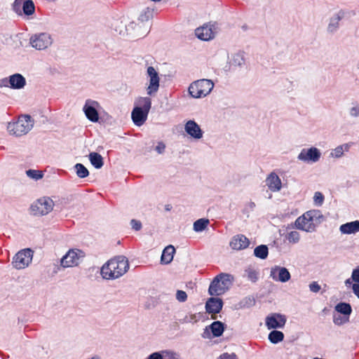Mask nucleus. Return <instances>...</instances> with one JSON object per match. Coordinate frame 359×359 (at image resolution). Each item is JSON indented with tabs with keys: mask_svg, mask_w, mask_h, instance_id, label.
I'll use <instances>...</instances> for the list:
<instances>
[{
	"mask_svg": "<svg viewBox=\"0 0 359 359\" xmlns=\"http://www.w3.org/2000/svg\"><path fill=\"white\" fill-rule=\"evenodd\" d=\"M129 269V263L124 256H117L109 259L101 268V274L104 279H116L124 275Z\"/></svg>",
	"mask_w": 359,
	"mask_h": 359,
	"instance_id": "1",
	"label": "nucleus"
},
{
	"mask_svg": "<svg viewBox=\"0 0 359 359\" xmlns=\"http://www.w3.org/2000/svg\"><path fill=\"white\" fill-rule=\"evenodd\" d=\"M309 289L311 292H314V293H317L318 292L320 289H321V287L320 285L318 283V282L316 281H313L311 282L310 284H309Z\"/></svg>",
	"mask_w": 359,
	"mask_h": 359,
	"instance_id": "39",
	"label": "nucleus"
},
{
	"mask_svg": "<svg viewBox=\"0 0 359 359\" xmlns=\"http://www.w3.org/2000/svg\"><path fill=\"white\" fill-rule=\"evenodd\" d=\"M34 252L30 248L20 250L13 257L12 264L17 269L27 267L32 261Z\"/></svg>",
	"mask_w": 359,
	"mask_h": 359,
	"instance_id": "6",
	"label": "nucleus"
},
{
	"mask_svg": "<svg viewBox=\"0 0 359 359\" xmlns=\"http://www.w3.org/2000/svg\"><path fill=\"white\" fill-rule=\"evenodd\" d=\"M250 243V240L245 235L237 234L231 238L230 246L233 250H241L247 248Z\"/></svg>",
	"mask_w": 359,
	"mask_h": 359,
	"instance_id": "13",
	"label": "nucleus"
},
{
	"mask_svg": "<svg viewBox=\"0 0 359 359\" xmlns=\"http://www.w3.org/2000/svg\"><path fill=\"white\" fill-rule=\"evenodd\" d=\"M271 276L282 283L288 281L290 279V273L285 267L276 266L271 271Z\"/></svg>",
	"mask_w": 359,
	"mask_h": 359,
	"instance_id": "17",
	"label": "nucleus"
},
{
	"mask_svg": "<svg viewBox=\"0 0 359 359\" xmlns=\"http://www.w3.org/2000/svg\"><path fill=\"white\" fill-rule=\"evenodd\" d=\"M53 201L49 197H43L34 202L30 208L32 215L36 216L46 215L53 210Z\"/></svg>",
	"mask_w": 359,
	"mask_h": 359,
	"instance_id": "5",
	"label": "nucleus"
},
{
	"mask_svg": "<svg viewBox=\"0 0 359 359\" xmlns=\"http://www.w3.org/2000/svg\"><path fill=\"white\" fill-rule=\"evenodd\" d=\"M266 182L269 189L272 191H278L281 189V180L275 172H271L266 177Z\"/></svg>",
	"mask_w": 359,
	"mask_h": 359,
	"instance_id": "20",
	"label": "nucleus"
},
{
	"mask_svg": "<svg viewBox=\"0 0 359 359\" xmlns=\"http://www.w3.org/2000/svg\"><path fill=\"white\" fill-rule=\"evenodd\" d=\"M340 231L343 233L351 234L355 233L359 231V221L348 222L341 225Z\"/></svg>",
	"mask_w": 359,
	"mask_h": 359,
	"instance_id": "21",
	"label": "nucleus"
},
{
	"mask_svg": "<svg viewBox=\"0 0 359 359\" xmlns=\"http://www.w3.org/2000/svg\"><path fill=\"white\" fill-rule=\"evenodd\" d=\"M26 174L29 178L34 179L35 180H39L43 177V172L37 170H27L26 171Z\"/></svg>",
	"mask_w": 359,
	"mask_h": 359,
	"instance_id": "33",
	"label": "nucleus"
},
{
	"mask_svg": "<svg viewBox=\"0 0 359 359\" xmlns=\"http://www.w3.org/2000/svg\"><path fill=\"white\" fill-rule=\"evenodd\" d=\"M89 160L91 164L97 169L101 168L103 165V158L97 152H91L89 154Z\"/></svg>",
	"mask_w": 359,
	"mask_h": 359,
	"instance_id": "25",
	"label": "nucleus"
},
{
	"mask_svg": "<svg viewBox=\"0 0 359 359\" xmlns=\"http://www.w3.org/2000/svg\"><path fill=\"white\" fill-rule=\"evenodd\" d=\"M352 288L353 293L359 298V284H353Z\"/></svg>",
	"mask_w": 359,
	"mask_h": 359,
	"instance_id": "46",
	"label": "nucleus"
},
{
	"mask_svg": "<svg viewBox=\"0 0 359 359\" xmlns=\"http://www.w3.org/2000/svg\"><path fill=\"white\" fill-rule=\"evenodd\" d=\"M233 278L228 273H221L211 282L208 293L211 296H219L224 294L232 285Z\"/></svg>",
	"mask_w": 359,
	"mask_h": 359,
	"instance_id": "2",
	"label": "nucleus"
},
{
	"mask_svg": "<svg viewBox=\"0 0 359 359\" xmlns=\"http://www.w3.org/2000/svg\"><path fill=\"white\" fill-rule=\"evenodd\" d=\"M351 283V282H350V279H347V280H346V285H347V284H348V283Z\"/></svg>",
	"mask_w": 359,
	"mask_h": 359,
	"instance_id": "50",
	"label": "nucleus"
},
{
	"mask_svg": "<svg viewBox=\"0 0 359 359\" xmlns=\"http://www.w3.org/2000/svg\"><path fill=\"white\" fill-rule=\"evenodd\" d=\"M320 157V153L317 148L303 149L298 155V159L302 161L316 162Z\"/></svg>",
	"mask_w": 359,
	"mask_h": 359,
	"instance_id": "11",
	"label": "nucleus"
},
{
	"mask_svg": "<svg viewBox=\"0 0 359 359\" xmlns=\"http://www.w3.org/2000/svg\"><path fill=\"white\" fill-rule=\"evenodd\" d=\"M148 114V111L143 110L141 107H135L131 114L133 121L136 126H140L146 121Z\"/></svg>",
	"mask_w": 359,
	"mask_h": 359,
	"instance_id": "18",
	"label": "nucleus"
},
{
	"mask_svg": "<svg viewBox=\"0 0 359 359\" xmlns=\"http://www.w3.org/2000/svg\"><path fill=\"white\" fill-rule=\"evenodd\" d=\"M210 328L214 337H220L224 330V324L220 321H214L210 325Z\"/></svg>",
	"mask_w": 359,
	"mask_h": 359,
	"instance_id": "26",
	"label": "nucleus"
},
{
	"mask_svg": "<svg viewBox=\"0 0 359 359\" xmlns=\"http://www.w3.org/2000/svg\"><path fill=\"white\" fill-rule=\"evenodd\" d=\"M249 277L252 279V278H256V273L255 272H250L249 273Z\"/></svg>",
	"mask_w": 359,
	"mask_h": 359,
	"instance_id": "48",
	"label": "nucleus"
},
{
	"mask_svg": "<svg viewBox=\"0 0 359 359\" xmlns=\"http://www.w3.org/2000/svg\"><path fill=\"white\" fill-rule=\"evenodd\" d=\"M33 127V121L29 115H21L17 121L10 122L7 130L10 135L22 136L27 134Z\"/></svg>",
	"mask_w": 359,
	"mask_h": 359,
	"instance_id": "3",
	"label": "nucleus"
},
{
	"mask_svg": "<svg viewBox=\"0 0 359 359\" xmlns=\"http://www.w3.org/2000/svg\"><path fill=\"white\" fill-rule=\"evenodd\" d=\"M76 175L80 178H84L88 176L89 172L88 169L81 163H76L75 165Z\"/></svg>",
	"mask_w": 359,
	"mask_h": 359,
	"instance_id": "32",
	"label": "nucleus"
},
{
	"mask_svg": "<svg viewBox=\"0 0 359 359\" xmlns=\"http://www.w3.org/2000/svg\"><path fill=\"white\" fill-rule=\"evenodd\" d=\"M9 83L11 88L20 89L25 86L26 81L21 74H15L10 76Z\"/></svg>",
	"mask_w": 359,
	"mask_h": 359,
	"instance_id": "22",
	"label": "nucleus"
},
{
	"mask_svg": "<svg viewBox=\"0 0 359 359\" xmlns=\"http://www.w3.org/2000/svg\"><path fill=\"white\" fill-rule=\"evenodd\" d=\"M147 359H163V355L159 352H155L150 354Z\"/></svg>",
	"mask_w": 359,
	"mask_h": 359,
	"instance_id": "44",
	"label": "nucleus"
},
{
	"mask_svg": "<svg viewBox=\"0 0 359 359\" xmlns=\"http://www.w3.org/2000/svg\"><path fill=\"white\" fill-rule=\"evenodd\" d=\"M83 110L86 117L93 122H97L99 119V115L96 109L92 106L86 104Z\"/></svg>",
	"mask_w": 359,
	"mask_h": 359,
	"instance_id": "24",
	"label": "nucleus"
},
{
	"mask_svg": "<svg viewBox=\"0 0 359 359\" xmlns=\"http://www.w3.org/2000/svg\"><path fill=\"white\" fill-rule=\"evenodd\" d=\"M138 107H141L146 111H149L151 106V101L149 97H140L137 100Z\"/></svg>",
	"mask_w": 359,
	"mask_h": 359,
	"instance_id": "30",
	"label": "nucleus"
},
{
	"mask_svg": "<svg viewBox=\"0 0 359 359\" xmlns=\"http://www.w3.org/2000/svg\"><path fill=\"white\" fill-rule=\"evenodd\" d=\"M84 257L85 253L81 250H69L61 259V266L64 268L77 266Z\"/></svg>",
	"mask_w": 359,
	"mask_h": 359,
	"instance_id": "7",
	"label": "nucleus"
},
{
	"mask_svg": "<svg viewBox=\"0 0 359 359\" xmlns=\"http://www.w3.org/2000/svg\"><path fill=\"white\" fill-rule=\"evenodd\" d=\"M284 339V334L281 331L273 330L269 334V339L272 344L280 342Z\"/></svg>",
	"mask_w": 359,
	"mask_h": 359,
	"instance_id": "29",
	"label": "nucleus"
},
{
	"mask_svg": "<svg viewBox=\"0 0 359 359\" xmlns=\"http://www.w3.org/2000/svg\"><path fill=\"white\" fill-rule=\"evenodd\" d=\"M223 302L217 297H210L205 303L206 312L211 314L219 313L222 309Z\"/></svg>",
	"mask_w": 359,
	"mask_h": 359,
	"instance_id": "15",
	"label": "nucleus"
},
{
	"mask_svg": "<svg viewBox=\"0 0 359 359\" xmlns=\"http://www.w3.org/2000/svg\"><path fill=\"white\" fill-rule=\"evenodd\" d=\"M175 252V249L172 245H170L165 247L162 252L161 258V262L165 264L170 263L173 259Z\"/></svg>",
	"mask_w": 359,
	"mask_h": 359,
	"instance_id": "23",
	"label": "nucleus"
},
{
	"mask_svg": "<svg viewBox=\"0 0 359 359\" xmlns=\"http://www.w3.org/2000/svg\"><path fill=\"white\" fill-rule=\"evenodd\" d=\"M313 200L316 205H321L324 201V196L322 193L317 191L314 194Z\"/></svg>",
	"mask_w": 359,
	"mask_h": 359,
	"instance_id": "36",
	"label": "nucleus"
},
{
	"mask_svg": "<svg viewBox=\"0 0 359 359\" xmlns=\"http://www.w3.org/2000/svg\"><path fill=\"white\" fill-rule=\"evenodd\" d=\"M299 233L297 231H292L289 232L287 236V240L292 243H296L299 241Z\"/></svg>",
	"mask_w": 359,
	"mask_h": 359,
	"instance_id": "34",
	"label": "nucleus"
},
{
	"mask_svg": "<svg viewBox=\"0 0 359 359\" xmlns=\"http://www.w3.org/2000/svg\"><path fill=\"white\" fill-rule=\"evenodd\" d=\"M197 37L203 41H208L214 38L215 32L211 25H205L196 29Z\"/></svg>",
	"mask_w": 359,
	"mask_h": 359,
	"instance_id": "16",
	"label": "nucleus"
},
{
	"mask_svg": "<svg viewBox=\"0 0 359 359\" xmlns=\"http://www.w3.org/2000/svg\"><path fill=\"white\" fill-rule=\"evenodd\" d=\"M165 144L162 142L158 143V144L156 146V149L159 153L161 154L163 152L165 149Z\"/></svg>",
	"mask_w": 359,
	"mask_h": 359,
	"instance_id": "45",
	"label": "nucleus"
},
{
	"mask_svg": "<svg viewBox=\"0 0 359 359\" xmlns=\"http://www.w3.org/2000/svg\"><path fill=\"white\" fill-rule=\"evenodd\" d=\"M328 29H329L331 32H332V31H333V29H332V25H331V24L329 25Z\"/></svg>",
	"mask_w": 359,
	"mask_h": 359,
	"instance_id": "49",
	"label": "nucleus"
},
{
	"mask_svg": "<svg viewBox=\"0 0 359 359\" xmlns=\"http://www.w3.org/2000/svg\"><path fill=\"white\" fill-rule=\"evenodd\" d=\"M176 298L179 302H184L187 299V294L183 290H177L176 293Z\"/></svg>",
	"mask_w": 359,
	"mask_h": 359,
	"instance_id": "37",
	"label": "nucleus"
},
{
	"mask_svg": "<svg viewBox=\"0 0 359 359\" xmlns=\"http://www.w3.org/2000/svg\"><path fill=\"white\" fill-rule=\"evenodd\" d=\"M162 354L163 355V359H179L178 355L171 351H163Z\"/></svg>",
	"mask_w": 359,
	"mask_h": 359,
	"instance_id": "38",
	"label": "nucleus"
},
{
	"mask_svg": "<svg viewBox=\"0 0 359 359\" xmlns=\"http://www.w3.org/2000/svg\"><path fill=\"white\" fill-rule=\"evenodd\" d=\"M286 317L278 313H273L265 319L266 326L269 330L283 327L286 323Z\"/></svg>",
	"mask_w": 359,
	"mask_h": 359,
	"instance_id": "10",
	"label": "nucleus"
},
{
	"mask_svg": "<svg viewBox=\"0 0 359 359\" xmlns=\"http://www.w3.org/2000/svg\"><path fill=\"white\" fill-rule=\"evenodd\" d=\"M335 310L338 313L344 314L348 317L352 311L351 305L349 304L345 303V302H341V303L337 304L335 306Z\"/></svg>",
	"mask_w": 359,
	"mask_h": 359,
	"instance_id": "27",
	"label": "nucleus"
},
{
	"mask_svg": "<svg viewBox=\"0 0 359 359\" xmlns=\"http://www.w3.org/2000/svg\"><path fill=\"white\" fill-rule=\"evenodd\" d=\"M343 153H344L343 146H339L334 149L333 152L332 153V155L337 158H339L342 156Z\"/></svg>",
	"mask_w": 359,
	"mask_h": 359,
	"instance_id": "41",
	"label": "nucleus"
},
{
	"mask_svg": "<svg viewBox=\"0 0 359 359\" xmlns=\"http://www.w3.org/2000/svg\"><path fill=\"white\" fill-rule=\"evenodd\" d=\"M185 131L195 139H200L203 136V132L199 126L194 121H189L185 125Z\"/></svg>",
	"mask_w": 359,
	"mask_h": 359,
	"instance_id": "19",
	"label": "nucleus"
},
{
	"mask_svg": "<svg viewBox=\"0 0 359 359\" xmlns=\"http://www.w3.org/2000/svg\"><path fill=\"white\" fill-rule=\"evenodd\" d=\"M351 278L356 283L355 284H359V266L353 271Z\"/></svg>",
	"mask_w": 359,
	"mask_h": 359,
	"instance_id": "42",
	"label": "nucleus"
},
{
	"mask_svg": "<svg viewBox=\"0 0 359 359\" xmlns=\"http://www.w3.org/2000/svg\"><path fill=\"white\" fill-rule=\"evenodd\" d=\"M351 114L353 116H357L359 114V107H354L351 109Z\"/></svg>",
	"mask_w": 359,
	"mask_h": 359,
	"instance_id": "47",
	"label": "nucleus"
},
{
	"mask_svg": "<svg viewBox=\"0 0 359 359\" xmlns=\"http://www.w3.org/2000/svg\"><path fill=\"white\" fill-rule=\"evenodd\" d=\"M132 228L135 231H139L142 228V223L136 219H132L130 222Z\"/></svg>",
	"mask_w": 359,
	"mask_h": 359,
	"instance_id": "43",
	"label": "nucleus"
},
{
	"mask_svg": "<svg viewBox=\"0 0 359 359\" xmlns=\"http://www.w3.org/2000/svg\"><path fill=\"white\" fill-rule=\"evenodd\" d=\"M349 320V317L348 316H341L340 315H334V317H333V322L335 325H344L345 323H346L347 322H348Z\"/></svg>",
	"mask_w": 359,
	"mask_h": 359,
	"instance_id": "35",
	"label": "nucleus"
},
{
	"mask_svg": "<svg viewBox=\"0 0 359 359\" xmlns=\"http://www.w3.org/2000/svg\"><path fill=\"white\" fill-rule=\"evenodd\" d=\"M218 359H238V357L236 353H224L222 355H219Z\"/></svg>",
	"mask_w": 359,
	"mask_h": 359,
	"instance_id": "40",
	"label": "nucleus"
},
{
	"mask_svg": "<svg viewBox=\"0 0 359 359\" xmlns=\"http://www.w3.org/2000/svg\"><path fill=\"white\" fill-rule=\"evenodd\" d=\"M30 43L32 46L36 49L43 50L52 43V41L49 34L41 33L32 36L30 38Z\"/></svg>",
	"mask_w": 359,
	"mask_h": 359,
	"instance_id": "9",
	"label": "nucleus"
},
{
	"mask_svg": "<svg viewBox=\"0 0 359 359\" xmlns=\"http://www.w3.org/2000/svg\"><path fill=\"white\" fill-rule=\"evenodd\" d=\"M214 83L209 79H200L191 83L189 93L192 97L201 98L207 96L212 90Z\"/></svg>",
	"mask_w": 359,
	"mask_h": 359,
	"instance_id": "4",
	"label": "nucleus"
},
{
	"mask_svg": "<svg viewBox=\"0 0 359 359\" xmlns=\"http://www.w3.org/2000/svg\"><path fill=\"white\" fill-rule=\"evenodd\" d=\"M269 254L268 247L265 245H261L255 248L254 255L260 259H266Z\"/></svg>",
	"mask_w": 359,
	"mask_h": 359,
	"instance_id": "28",
	"label": "nucleus"
},
{
	"mask_svg": "<svg viewBox=\"0 0 359 359\" xmlns=\"http://www.w3.org/2000/svg\"><path fill=\"white\" fill-rule=\"evenodd\" d=\"M209 224V219H199L194 223V229L196 231H202Z\"/></svg>",
	"mask_w": 359,
	"mask_h": 359,
	"instance_id": "31",
	"label": "nucleus"
},
{
	"mask_svg": "<svg viewBox=\"0 0 359 359\" xmlns=\"http://www.w3.org/2000/svg\"><path fill=\"white\" fill-rule=\"evenodd\" d=\"M314 217L315 211H307L296 219L295 225L297 228L308 232L314 231Z\"/></svg>",
	"mask_w": 359,
	"mask_h": 359,
	"instance_id": "8",
	"label": "nucleus"
},
{
	"mask_svg": "<svg viewBox=\"0 0 359 359\" xmlns=\"http://www.w3.org/2000/svg\"><path fill=\"white\" fill-rule=\"evenodd\" d=\"M13 7L16 11L22 7L23 13L27 15H32L35 11V6L32 0H15Z\"/></svg>",
	"mask_w": 359,
	"mask_h": 359,
	"instance_id": "14",
	"label": "nucleus"
},
{
	"mask_svg": "<svg viewBox=\"0 0 359 359\" xmlns=\"http://www.w3.org/2000/svg\"><path fill=\"white\" fill-rule=\"evenodd\" d=\"M147 74L149 76V85L147 88V93L151 95L158 90L159 76L153 67H149L147 68Z\"/></svg>",
	"mask_w": 359,
	"mask_h": 359,
	"instance_id": "12",
	"label": "nucleus"
}]
</instances>
